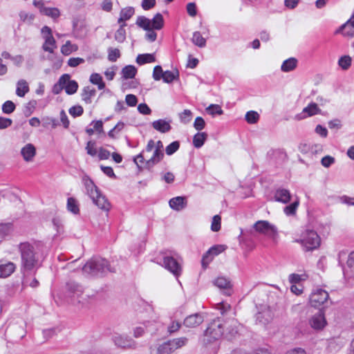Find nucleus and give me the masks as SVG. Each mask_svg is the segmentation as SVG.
<instances>
[{"label":"nucleus","mask_w":354,"mask_h":354,"mask_svg":"<svg viewBox=\"0 0 354 354\" xmlns=\"http://www.w3.org/2000/svg\"><path fill=\"white\" fill-rule=\"evenodd\" d=\"M21 257V271L24 274L39 267V256L35 246L29 242L21 243L19 246Z\"/></svg>","instance_id":"1"},{"label":"nucleus","mask_w":354,"mask_h":354,"mask_svg":"<svg viewBox=\"0 0 354 354\" xmlns=\"http://www.w3.org/2000/svg\"><path fill=\"white\" fill-rule=\"evenodd\" d=\"M82 271L86 274L95 277L115 272L108 261L100 257H93L88 261L82 268Z\"/></svg>","instance_id":"2"},{"label":"nucleus","mask_w":354,"mask_h":354,"mask_svg":"<svg viewBox=\"0 0 354 354\" xmlns=\"http://www.w3.org/2000/svg\"><path fill=\"white\" fill-rule=\"evenodd\" d=\"M157 263L163 266L171 272L175 277L180 275L182 268L177 259V254L173 251L161 252L156 257Z\"/></svg>","instance_id":"3"},{"label":"nucleus","mask_w":354,"mask_h":354,"mask_svg":"<svg viewBox=\"0 0 354 354\" xmlns=\"http://www.w3.org/2000/svg\"><path fill=\"white\" fill-rule=\"evenodd\" d=\"M136 24L144 30H160L164 26V19L160 13L154 15L152 19H149L144 16H140L137 18Z\"/></svg>","instance_id":"4"},{"label":"nucleus","mask_w":354,"mask_h":354,"mask_svg":"<svg viewBox=\"0 0 354 354\" xmlns=\"http://www.w3.org/2000/svg\"><path fill=\"white\" fill-rule=\"evenodd\" d=\"M223 334V324L219 318L213 320L205 331L204 342L210 343L212 340L218 339Z\"/></svg>","instance_id":"5"},{"label":"nucleus","mask_w":354,"mask_h":354,"mask_svg":"<svg viewBox=\"0 0 354 354\" xmlns=\"http://www.w3.org/2000/svg\"><path fill=\"white\" fill-rule=\"evenodd\" d=\"M329 298V295L327 291L322 289L317 288L311 292V308L314 307L315 309L323 305Z\"/></svg>","instance_id":"6"},{"label":"nucleus","mask_w":354,"mask_h":354,"mask_svg":"<svg viewBox=\"0 0 354 354\" xmlns=\"http://www.w3.org/2000/svg\"><path fill=\"white\" fill-rule=\"evenodd\" d=\"M213 284L227 296H230L233 292L232 282L227 277H218L213 281Z\"/></svg>","instance_id":"7"},{"label":"nucleus","mask_w":354,"mask_h":354,"mask_svg":"<svg viewBox=\"0 0 354 354\" xmlns=\"http://www.w3.org/2000/svg\"><path fill=\"white\" fill-rule=\"evenodd\" d=\"M326 324L324 308H318L317 312L311 317V328L319 330L323 329Z\"/></svg>","instance_id":"8"},{"label":"nucleus","mask_w":354,"mask_h":354,"mask_svg":"<svg viewBox=\"0 0 354 354\" xmlns=\"http://www.w3.org/2000/svg\"><path fill=\"white\" fill-rule=\"evenodd\" d=\"M253 227L257 232L265 235H272L277 232L276 227L267 221H258Z\"/></svg>","instance_id":"9"},{"label":"nucleus","mask_w":354,"mask_h":354,"mask_svg":"<svg viewBox=\"0 0 354 354\" xmlns=\"http://www.w3.org/2000/svg\"><path fill=\"white\" fill-rule=\"evenodd\" d=\"M112 339L115 346L123 348H133L136 345L133 339L120 334L113 335Z\"/></svg>","instance_id":"10"},{"label":"nucleus","mask_w":354,"mask_h":354,"mask_svg":"<svg viewBox=\"0 0 354 354\" xmlns=\"http://www.w3.org/2000/svg\"><path fill=\"white\" fill-rule=\"evenodd\" d=\"M82 183L86 189V194L91 198H93L98 193L100 190L98 187L95 185L94 182L87 175H84L82 177Z\"/></svg>","instance_id":"11"},{"label":"nucleus","mask_w":354,"mask_h":354,"mask_svg":"<svg viewBox=\"0 0 354 354\" xmlns=\"http://www.w3.org/2000/svg\"><path fill=\"white\" fill-rule=\"evenodd\" d=\"M16 265L11 261H0V278H6L10 276L15 270Z\"/></svg>","instance_id":"12"},{"label":"nucleus","mask_w":354,"mask_h":354,"mask_svg":"<svg viewBox=\"0 0 354 354\" xmlns=\"http://www.w3.org/2000/svg\"><path fill=\"white\" fill-rule=\"evenodd\" d=\"M21 155L26 162H32L36 156V148L31 144L28 143L21 149Z\"/></svg>","instance_id":"13"},{"label":"nucleus","mask_w":354,"mask_h":354,"mask_svg":"<svg viewBox=\"0 0 354 354\" xmlns=\"http://www.w3.org/2000/svg\"><path fill=\"white\" fill-rule=\"evenodd\" d=\"M273 316L274 315L270 308L265 306L263 310L259 312L257 315V320L265 325L272 319Z\"/></svg>","instance_id":"14"},{"label":"nucleus","mask_w":354,"mask_h":354,"mask_svg":"<svg viewBox=\"0 0 354 354\" xmlns=\"http://www.w3.org/2000/svg\"><path fill=\"white\" fill-rule=\"evenodd\" d=\"M169 205L172 209L180 211L187 206V200L183 196L174 197L169 200Z\"/></svg>","instance_id":"15"},{"label":"nucleus","mask_w":354,"mask_h":354,"mask_svg":"<svg viewBox=\"0 0 354 354\" xmlns=\"http://www.w3.org/2000/svg\"><path fill=\"white\" fill-rule=\"evenodd\" d=\"M203 322V316L199 313H196L187 316L184 320V325L186 327L193 328L200 325Z\"/></svg>","instance_id":"16"},{"label":"nucleus","mask_w":354,"mask_h":354,"mask_svg":"<svg viewBox=\"0 0 354 354\" xmlns=\"http://www.w3.org/2000/svg\"><path fill=\"white\" fill-rule=\"evenodd\" d=\"M93 203L97 205L100 209L109 211L110 209V203L106 198L104 196H103L100 192L98 193L96 196L91 198Z\"/></svg>","instance_id":"17"},{"label":"nucleus","mask_w":354,"mask_h":354,"mask_svg":"<svg viewBox=\"0 0 354 354\" xmlns=\"http://www.w3.org/2000/svg\"><path fill=\"white\" fill-rule=\"evenodd\" d=\"M152 127L154 129L162 133L169 132L171 129L170 122L162 119L153 121Z\"/></svg>","instance_id":"18"},{"label":"nucleus","mask_w":354,"mask_h":354,"mask_svg":"<svg viewBox=\"0 0 354 354\" xmlns=\"http://www.w3.org/2000/svg\"><path fill=\"white\" fill-rule=\"evenodd\" d=\"M67 289L71 296L73 297H77V299H79V297L82 295L84 292L83 287L75 281L68 282L67 283Z\"/></svg>","instance_id":"19"},{"label":"nucleus","mask_w":354,"mask_h":354,"mask_svg":"<svg viewBox=\"0 0 354 354\" xmlns=\"http://www.w3.org/2000/svg\"><path fill=\"white\" fill-rule=\"evenodd\" d=\"M274 199L277 202L288 203L291 198V194L288 189H278L274 192Z\"/></svg>","instance_id":"20"},{"label":"nucleus","mask_w":354,"mask_h":354,"mask_svg":"<svg viewBox=\"0 0 354 354\" xmlns=\"http://www.w3.org/2000/svg\"><path fill=\"white\" fill-rule=\"evenodd\" d=\"M164 152L155 149L153 156L145 162L146 167L148 169L152 168L154 165L160 162L164 158Z\"/></svg>","instance_id":"21"},{"label":"nucleus","mask_w":354,"mask_h":354,"mask_svg":"<svg viewBox=\"0 0 354 354\" xmlns=\"http://www.w3.org/2000/svg\"><path fill=\"white\" fill-rule=\"evenodd\" d=\"M297 242L299 243L305 252L310 250V230L308 227L304 232L301 233L300 237L297 239Z\"/></svg>","instance_id":"22"},{"label":"nucleus","mask_w":354,"mask_h":354,"mask_svg":"<svg viewBox=\"0 0 354 354\" xmlns=\"http://www.w3.org/2000/svg\"><path fill=\"white\" fill-rule=\"evenodd\" d=\"M298 61L295 57H290L284 60L281 66L283 72L288 73L293 71L297 66Z\"/></svg>","instance_id":"23"},{"label":"nucleus","mask_w":354,"mask_h":354,"mask_svg":"<svg viewBox=\"0 0 354 354\" xmlns=\"http://www.w3.org/2000/svg\"><path fill=\"white\" fill-rule=\"evenodd\" d=\"M96 95V90L91 86H86L83 88L82 99L85 103L91 104L92 97Z\"/></svg>","instance_id":"24"},{"label":"nucleus","mask_w":354,"mask_h":354,"mask_svg":"<svg viewBox=\"0 0 354 354\" xmlns=\"http://www.w3.org/2000/svg\"><path fill=\"white\" fill-rule=\"evenodd\" d=\"M70 77L68 74L62 75L59 77L58 82L53 86L52 89L53 93L54 94H59L64 88V86Z\"/></svg>","instance_id":"25"},{"label":"nucleus","mask_w":354,"mask_h":354,"mask_svg":"<svg viewBox=\"0 0 354 354\" xmlns=\"http://www.w3.org/2000/svg\"><path fill=\"white\" fill-rule=\"evenodd\" d=\"M29 92V86L25 80H20L17 83L16 94L19 97H24Z\"/></svg>","instance_id":"26"},{"label":"nucleus","mask_w":354,"mask_h":354,"mask_svg":"<svg viewBox=\"0 0 354 354\" xmlns=\"http://www.w3.org/2000/svg\"><path fill=\"white\" fill-rule=\"evenodd\" d=\"M207 138V134L205 132H198L193 137V145L196 149L202 147Z\"/></svg>","instance_id":"27"},{"label":"nucleus","mask_w":354,"mask_h":354,"mask_svg":"<svg viewBox=\"0 0 354 354\" xmlns=\"http://www.w3.org/2000/svg\"><path fill=\"white\" fill-rule=\"evenodd\" d=\"M134 14V9L132 7H127L121 10L120 17L118 20L119 24H124L129 20Z\"/></svg>","instance_id":"28"},{"label":"nucleus","mask_w":354,"mask_h":354,"mask_svg":"<svg viewBox=\"0 0 354 354\" xmlns=\"http://www.w3.org/2000/svg\"><path fill=\"white\" fill-rule=\"evenodd\" d=\"M155 62L156 57L153 54H139L136 57V62L139 65H143L148 63H153Z\"/></svg>","instance_id":"29"},{"label":"nucleus","mask_w":354,"mask_h":354,"mask_svg":"<svg viewBox=\"0 0 354 354\" xmlns=\"http://www.w3.org/2000/svg\"><path fill=\"white\" fill-rule=\"evenodd\" d=\"M121 73L124 79H131L136 76L137 73V69L133 65H128L122 68Z\"/></svg>","instance_id":"30"},{"label":"nucleus","mask_w":354,"mask_h":354,"mask_svg":"<svg viewBox=\"0 0 354 354\" xmlns=\"http://www.w3.org/2000/svg\"><path fill=\"white\" fill-rule=\"evenodd\" d=\"M45 41L43 44L42 48L44 51L53 53L54 50L57 48L56 41L54 37H49L44 39Z\"/></svg>","instance_id":"31"},{"label":"nucleus","mask_w":354,"mask_h":354,"mask_svg":"<svg viewBox=\"0 0 354 354\" xmlns=\"http://www.w3.org/2000/svg\"><path fill=\"white\" fill-rule=\"evenodd\" d=\"M77 50V45L72 44L70 41H67L65 44L61 47V52L64 55H69L71 53Z\"/></svg>","instance_id":"32"},{"label":"nucleus","mask_w":354,"mask_h":354,"mask_svg":"<svg viewBox=\"0 0 354 354\" xmlns=\"http://www.w3.org/2000/svg\"><path fill=\"white\" fill-rule=\"evenodd\" d=\"M89 80L92 84L97 85L99 90H102L105 88L102 77L99 73L91 74Z\"/></svg>","instance_id":"33"},{"label":"nucleus","mask_w":354,"mask_h":354,"mask_svg":"<svg viewBox=\"0 0 354 354\" xmlns=\"http://www.w3.org/2000/svg\"><path fill=\"white\" fill-rule=\"evenodd\" d=\"M67 209L74 214H77L80 212L79 204L77 201L70 197L67 200Z\"/></svg>","instance_id":"34"},{"label":"nucleus","mask_w":354,"mask_h":354,"mask_svg":"<svg viewBox=\"0 0 354 354\" xmlns=\"http://www.w3.org/2000/svg\"><path fill=\"white\" fill-rule=\"evenodd\" d=\"M64 88L68 95H73L77 92L78 88V84L76 81L71 80L69 78Z\"/></svg>","instance_id":"35"},{"label":"nucleus","mask_w":354,"mask_h":354,"mask_svg":"<svg viewBox=\"0 0 354 354\" xmlns=\"http://www.w3.org/2000/svg\"><path fill=\"white\" fill-rule=\"evenodd\" d=\"M192 42L200 48H203L206 46V39L202 36L201 33L196 31L193 33Z\"/></svg>","instance_id":"36"},{"label":"nucleus","mask_w":354,"mask_h":354,"mask_svg":"<svg viewBox=\"0 0 354 354\" xmlns=\"http://www.w3.org/2000/svg\"><path fill=\"white\" fill-rule=\"evenodd\" d=\"M179 76V73L177 70L176 71H164L162 80L165 83H171L176 79H177Z\"/></svg>","instance_id":"37"},{"label":"nucleus","mask_w":354,"mask_h":354,"mask_svg":"<svg viewBox=\"0 0 354 354\" xmlns=\"http://www.w3.org/2000/svg\"><path fill=\"white\" fill-rule=\"evenodd\" d=\"M174 351H175L169 340L160 344L158 348V354H171Z\"/></svg>","instance_id":"38"},{"label":"nucleus","mask_w":354,"mask_h":354,"mask_svg":"<svg viewBox=\"0 0 354 354\" xmlns=\"http://www.w3.org/2000/svg\"><path fill=\"white\" fill-rule=\"evenodd\" d=\"M41 122L44 128L50 127L52 129H55L59 124L57 119L48 116L42 118Z\"/></svg>","instance_id":"39"},{"label":"nucleus","mask_w":354,"mask_h":354,"mask_svg":"<svg viewBox=\"0 0 354 354\" xmlns=\"http://www.w3.org/2000/svg\"><path fill=\"white\" fill-rule=\"evenodd\" d=\"M124 26H126V24H122L115 33V39L119 43L124 42L126 39V30L124 28Z\"/></svg>","instance_id":"40"},{"label":"nucleus","mask_w":354,"mask_h":354,"mask_svg":"<svg viewBox=\"0 0 354 354\" xmlns=\"http://www.w3.org/2000/svg\"><path fill=\"white\" fill-rule=\"evenodd\" d=\"M299 202L298 200L293 201L289 205L283 208V212L287 216H293L296 214L297 209L299 206Z\"/></svg>","instance_id":"41"},{"label":"nucleus","mask_w":354,"mask_h":354,"mask_svg":"<svg viewBox=\"0 0 354 354\" xmlns=\"http://www.w3.org/2000/svg\"><path fill=\"white\" fill-rule=\"evenodd\" d=\"M245 119L249 124H256L259 120V115L257 111H248L245 115Z\"/></svg>","instance_id":"42"},{"label":"nucleus","mask_w":354,"mask_h":354,"mask_svg":"<svg viewBox=\"0 0 354 354\" xmlns=\"http://www.w3.org/2000/svg\"><path fill=\"white\" fill-rule=\"evenodd\" d=\"M322 239L319 235L311 230V251L317 249L321 245Z\"/></svg>","instance_id":"43"},{"label":"nucleus","mask_w":354,"mask_h":354,"mask_svg":"<svg viewBox=\"0 0 354 354\" xmlns=\"http://www.w3.org/2000/svg\"><path fill=\"white\" fill-rule=\"evenodd\" d=\"M171 344H172V346L174 347V351H176L178 348H180L184 346H185L188 342L187 338L186 337H179V338H175L173 339L169 340Z\"/></svg>","instance_id":"44"},{"label":"nucleus","mask_w":354,"mask_h":354,"mask_svg":"<svg viewBox=\"0 0 354 354\" xmlns=\"http://www.w3.org/2000/svg\"><path fill=\"white\" fill-rule=\"evenodd\" d=\"M42 12L44 15L53 19L57 18L60 15L59 10L56 8H44Z\"/></svg>","instance_id":"45"},{"label":"nucleus","mask_w":354,"mask_h":354,"mask_svg":"<svg viewBox=\"0 0 354 354\" xmlns=\"http://www.w3.org/2000/svg\"><path fill=\"white\" fill-rule=\"evenodd\" d=\"M180 120L183 124H188L192 119V113L190 110L185 109L179 114Z\"/></svg>","instance_id":"46"},{"label":"nucleus","mask_w":354,"mask_h":354,"mask_svg":"<svg viewBox=\"0 0 354 354\" xmlns=\"http://www.w3.org/2000/svg\"><path fill=\"white\" fill-rule=\"evenodd\" d=\"M339 66L344 70L348 69L351 64V58L348 55H344L339 58Z\"/></svg>","instance_id":"47"},{"label":"nucleus","mask_w":354,"mask_h":354,"mask_svg":"<svg viewBox=\"0 0 354 354\" xmlns=\"http://www.w3.org/2000/svg\"><path fill=\"white\" fill-rule=\"evenodd\" d=\"M120 57V52L118 48H108V59L110 62H115Z\"/></svg>","instance_id":"48"},{"label":"nucleus","mask_w":354,"mask_h":354,"mask_svg":"<svg viewBox=\"0 0 354 354\" xmlns=\"http://www.w3.org/2000/svg\"><path fill=\"white\" fill-rule=\"evenodd\" d=\"M180 147V143L178 141H174L166 147L165 152L168 156H171L176 152Z\"/></svg>","instance_id":"49"},{"label":"nucleus","mask_w":354,"mask_h":354,"mask_svg":"<svg viewBox=\"0 0 354 354\" xmlns=\"http://www.w3.org/2000/svg\"><path fill=\"white\" fill-rule=\"evenodd\" d=\"M207 111L208 113L215 115H222L223 113V111L221 107L218 104H210L207 108Z\"/></svg>","instance_id":"50"},{"label":"nucleus","mask_w":354,"mask_h":354,"mask_svg":"<svg viewBox=\"0 0 354 354\" xmlns=\"http://www.w3.org/2000/svg\"><path fill=\"white\" fill-rule=\"evenodd\" d=\"M221 218L219 215H215L212 218L211 230L213 232H218L221 229Z\"/></svg>","instance_id":"51"},{"label":"nucleus","mask_w":354,"mask_h":354,"mask_svg":"<svg viewBox=\"0 0 354 354\" xmlns=\"http://www.w3.org/2000/svg\"><path fill=\"white\" fill-rule=\"evenodd\" d=\"M225 246L224 245H214V246H212L208 250L207 252L209 253V254L211 256H212L213 257H215V256H217L219 254H221L222 252H223L225 250Z\"/></svg>","instance_id":"52"},{"label":"nucleus","mask_w":354,"mask_h":354,"mask_svg":"<svg viewBox=\"0 0 354 354\" xmlns=\"http://www.w3.org/2000/svg\"><path fill=\"white\" fill-rule=\"evenodd\" d=\"M12 230V224L10 223H0V235L6 236L9 234Z\"/></svg>","instance_id":"53"},{"label":"nucleus","mask_w":354,"mask_h":354,"mask_svg":"<svg viewBox=\"0 0 354 354\" xmlns=\"http://www.w3.org/2000/svg\"><path fill=\"white\" fill-rule=\"evenodd\" d=\"M15 109V104L10 100L6 101L2 105V111L4 113L10 114Z\"/></svg>","instance_id":"54"},{"label":"nucleus","mask_w":354,"mask_h":354,"mask_svg":"<svg viewBox=\"0 0 354 354\" xmlns=\"http://www.w3.org/2000/svg\"><path fill=\"white\" fill-rule=\"evenodd\" d=\"M85 149L86 150L87 153L91 156H95L97 153V151L95 148V142L93 141H88L86 143Z\"/></svg>","instance_id":"55"},{"label":"nucleus","mask_w":354,"mask_h":354,"mask_svg":"<svg viewBox=\"0 0 354 354\" xmlns=\"http://www.w3.org/2000/svg\"><path fill=\"white\" fill-rule=\"evenodd\" d=\"M335 158L330 156H326L323 157L321 160L322 165L326 168L330 167L332 165L335 163Z\"/></svg>","instance_id":"56"},{"label":"nucleus","mask_w":354,"mask_h":354,"mask_svg":"<svg viewBox=\"0 0 354 354\" xmlns=\"http://www.w3.org/2000/svg\"><path fill=\"white\" fill-rule=\"evenodd\" d=\"M69 113L74 118L82 115L84 109L81 106H73L68 110Z\"/></svg>","instance_id":"57"},{"label":"nucleus","mask_w":354,"mask_h":354,"mask_svg":"<svg viewBox=\"0 0 354 354\" xmlns=\"http://www.w3.org/2000/svg\"><path fill=\"white\" fill-rule=\"evenodd\" d=\"M164 71L160 66H156L153 71V78L156 81H159L162 78Z\"/></svg>","instance_id":"58"},{"label":"nucleus","mask_w":354,"mask_h":354,"mask_svg":"<svg viewBox=\"0 0 354 354\" xmlns=\"http://www.w3.org/2000/svg\"><path fill=\"white\" fill-rule=\"evenodd\" d=\"M19 17L20 19L24 22L31 23L33 21L35 16L32 14L26 12L25 11H21L19 13Z\"/></svg>","instance_id":"59"},{"label":"nucleus","mask_w":354,"mask_h":354,"mask_svg":"<svg viewBox=\"0 0 354 354\" xmlns=\"http://www.w3.org/2000/svg\"><path fill=\"white\" fill-rule=\"evenodd\" d=\"M205 122L203 118L197 117L194 122V127L197 131H201L205 128Z\"/></svg>","instance_id":"60"},{"label":"nucleus","mask_w":354,"mask_h":354,"mask_svg":"<svg viewBox=\"0 0 354 354\" xmlns=\"http://www.w3.org/2000/svg\"><path fill=\"white\" fill-rule=\"evenodd\" d=\"M125 102L129 106H135L137 104L138 99L135 95L128 94L125 97Z\"/></svg>","instance_id":"61"},{"label":"nucleus","mask_w":354,"mask_h":354,"mask_svg":"<svg viewBox=\"0 0 354 354\" xmlns=\"http://www.w3.org/2000/svg\"><path fill=\"white\" fill-rule=\"evenodd\" d=\"M84 63V59L81 57H71L68 60V65L71 67H76Z\"/></svg>","instance_id":"62"},{"label":"nucleus","mask_w":354,"mask_h":354,"mask_svg":"<svg viewBox=\"0 0 354 354\" xmlns=\"http://www.w3.org/2000/svg\"><path fill=\"white\" fill-rule=\"evenodd\" d=\"M138 111L140 113L143 115H149L151 113V109L145 103L140 104L138 106Z\"/></svg>","instance_id":"63"},{"label":"nucleus","mask_w":354,"mask_h":354,"mask_svg":"<svg viewBox=\"0 0 354 354\" xmlns=\"http://www.w3.org/2000/svg\"><path fill=\"white\" fill-rule=\"evenodd\" d=\"M156 3V0H142L141 6L145 10H149L153 8Z\"/></svg>","instance_id":"64"}]
</instances>
